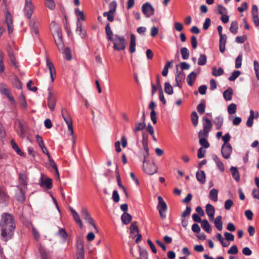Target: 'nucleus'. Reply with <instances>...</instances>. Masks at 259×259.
<instances>
[{"label":"nucleus","instance_id":"nucleus-1","mask_svg":"<svg viewBox=\"0 0 259 259\" xmlns=\"http://www.w3.org/2000/svg\"><path fill=\"white\" fill-rule=\"evenodd\" d=\"M15 229L16 225L13 215L8 212L3 213L0 220L1 239L7 242L12 238Z\"/></svg>","mask_w":259,"mask_h":259},{"label":"nucleus","instance_id":"nucleus-2","mask_svg":"<svg viewBox=\"0 0 259 259\" xmlns=\"http://www.w3.org/2000/svg\"><path fill=\"white\" fill-rule=\"evenodd\" d=\"M158 204L156 208L158 210L160 218L164 220L166 218V212L167 210V206L161 196H158Z\"/></svg>","mask_w":259,"mask_h":259},{"label":"nucleus","instance_id":"nucleus-3","mask_svg":"<svg viewBox=\"0 0 259 259\" xmlns=\"http://www.w3.org/2000/svg\"><path fill=\"white\" fill-rule=\"evenodd\" d=\"M113 42V48L115 50L120 51L124 50L125 47V39L123 36H121L116 34L113 40H111Z\"/></svg>","mask_w":259,"mask_h":259},{"label":"nucleus","instance_id":"nucleus-4","mask_svg":"<svg viewBox=\"0 0 259 259\" xmlns=\"http://www.w3.org/2000/svg\"><path fill=\"white\" fill-rule=\"evenodd\" d=\"M142 169L146 174L149 175H153L158 171L157 167L153 160H148L146 164L142 165Z\"/></svg>","mask_w":259,"mask_h":259},{"label":"nucleus","instance_id":"nucleus-5","mask_svg":"<svg viewBox=\"0 0 259 259\" xmlns=\"http://www.w3.org/2000/svg\"><path fill=\"white\" fill-rule=\"evenodd\" d=\"M61 114L62 117L67 125L69 132L71 133V135L73 134V128L72 124V120L69 115L67 110L65 108H62L61 110Z\"/></svg>","mask_w":259,"mask_h":259},{"label":"nucleus","instance_id":"nucleus-6","mask_svg":"<svg viewBox=\"0 0 259 259\" xmlns=\"http://www.w3.org/2000/svg\"><path fill=\"white\" fill-rule=\"evenodd\" d=\"M142 11L146 18H149L153 15L155 10L150 3L147 2L142 5Z\"/></svg>","mask_w":259,"mask_h":259},{"label":"nucleus","instance_id":"nucleus-7","mask_svg":"<svg viewBox=\"0 0 259 259\" xmlns=\"http://www.w3.org/2000/svg\"><path fill=\"white\" fill-rule=\"evenodd\" d=\"M29 26L31 29V33L34 38H39V22L38 20H30L29 21Z\"/></svg>","mask_w":259,"mask_h":259},{"label":"nucleus","instance_id":"nucleus-8","mask_svg":"<svg viewBox=\"0 0 259 259\" xmlns=\"http://www.w3.org/2000/svg\"><path fill=\"white\" fill-rule=\"evenodd\" d=\"M34 6L31 2V0H25V6L24 12L26 17L30 19L33 13Z\"/></svg>","mask_w":259,"mask_h":259},{"label":"nucleus","instance_id":"nucleus-9","mask_svg":"<svg viewBox=\"0 0 259 259\" xmlns=\"http://www.w3.org/2000/svg\"><path fill=\"white\" fill-rule=\"evenodd\" d=\"M232 147L230 144L222 145L221 147V154L222 156L225 159H229L232 153Z\"/></svg>","mask_w":259,"mask_h":259},{"label":"nucleus","instance_id":"nucleus-10","mask_svg":"<svg viewBox=\"0 0 259 259\" xmlns=\"http://www.w3.org/2000/svg\"><path fill=\"white\" fill-rule=\"evenodd\" d=\"M48 105L50 110L53 111L55 110L56 106V99L53 96L51 89L48 88Z\"/></svg>","mask_w":259,"mask_h":259},{"label":"nucleus","instance_id":"nucleus-11","mask_svg":"<svg viewBox=\"0 0 259 259\" xmlns=\"http://www.w3.org/2000/svg\"><path fill=\"white\" fill-rule=\"evenodd\" d=\"M6 23L8 27L9 33H12L13 31V21L12 15L8 11L6 12Z\"/></svg>","mask_w":259,"mask_h":259},{"label":"nucleus","instance_id":"nucleus-12","mask_svg":"<svg viewBox=\"0 0 259 259\" xmlns=\"http://www.w3.org/2000/svg\"><path fill=\"white\" fill-rule=\"evenodd\" d=\"M39 185L41 187H46L48 189H50L52 188V180L49 178H46L45 180L41 177L39 180Z\"/></svg>","mask_w":259,"mask_h":259},{"label":"nucleus","instance_id":"nucleus-13","mask_svg":"<svg viewBox=\"0 0 259 259\" xmlns=\"http://www.w3.org/2000/svg\"><path fill=\"white\" fill-rule=\"evenodd\" d=\"M75 31L76 32L80 35L81 38H85L87 37V32L84 29H82V23L78 20L76 22V28Z\"/></svg>","mask_w":259,"mask_h":259},{"label":"nucleus","instance_id":"nucleus-14","mask_svg":"<svg viewBox=\"0 0 259 259\" xmlns=\"http://www.w3.org/2000/svg\"><path fill=\"white\" fill-rule=\"evenodd\" d=\"M8 56L10 58V61L11 65L14 66L16 69H19V66L16 61V57L12 49H10L8 51Z\"/></svg>","mask_w":259,"mask_h":259},{"label":"nucleus","instance_id":"nucleus-15","mask_svg":"<svg viewBox=\"0 0 259 259\" xmlns=\"http://www.w3.org/2000/svg\"><path fill=\"white\" fill-rule=\"evenodd\" d=\"M35 139L36 142L38 144L39 146L41 149L42 152L46 154L47 155H49V154H50L48 151L47 148L44 145V141L41 137L38 135H36L35 136Z\"/></svg>","mask_w":259,"mask_h":259},{"label":"nucleus","instance_id":"nucleus-16","mask_svg":"<svg viewBox=\"0 0 259 259\" xmlns=\"http://www.w3.org/2000/svg\"><path fill=\"white\" fill-rule=\"evenodd\" d=\"M196 177L197 180L201 184H204L206 181L205 172L202 170H199L196 172Z\"/></svg>","mask_w":259,"mask_h":259},{"label":"nucleus","instance_id":"nucleus-17","mask_svg":"<svg viewBox=\"0 0 259 259\" xmlns=\"http://www.w3.org/2000/svg\"><path fill=\"white\" fill-rule=\"evenodd\" d=\"M132 220V216L127 212H123L121 216V220L124 225H128Z\"/></svg>","mask_w":259,"mask_h":259},{"label":"nucleus","instance_id":"nucleus-18","mask_svg":"<svg viewBox=\"0 0 259 259\" xmlns=\"http://www.w3.org/2000/svg\"><path fill=\"white\" fill-rule=\"evenodd\" d=\"M230 169L233 178L236 182H239L240 179V177L237 168L232 166L230 167Z\"/></svg>","mask_w":259,"mask_h":259},{"label":"nucleus","instance_id":"nucleus-19","mask_svg":"<svg viewBox=\"0 0 259 259\" xmlns=\"http://www.w3.org/2000/svg\"><path fill=\"white\" fill-rule=\"evenodd\" d=\"M214 224L215 228L220 231L223 229L222 217L219 215L214 220Z\"/></svg>","mask_w":259,"mask_h":259},{"label":"nucleus","instance_id":"nucleus-20","mask_svg":"<svg viewBox=\"0 0 259 259\" xmlns=\"http://www.w3.org/2000/svg\"><path fill=\"white\" fill-rule=\"evenodd\" d=\"M233 90L231 87H228L223 93V97L225 100L230 101L232 98Z\"/></svg>","mask_w":259,"mask_h":259},{"label":"nucleus","instance_id":"nucleus-21","mask_svg":"<svg viewBox=\"0 0 259 259\" xmlns=\"http://www.w3.org/2000/svg\"><path fill=\"white\" fill-rule=\"evenodd\" d=\"M10 143L12 148L18 154L21 156H24L25 155V153L22 152L21 149L19 148L18 145L15 143L13 139H12L11 140Z\"/></svg>","mask_w":259,"mask_h":259},{"label":"nucleus","instance_id":"nucleus-22","mask_svg":"<svg viewBox=\"0 0 259 259\" xmlns=\"http://www.w3.org/2000/svg\"><path fill=\"white\" fill-rule=\"evenodd\" d=\"M201 226L202 229L207 233H210L211 232V228L210 225L206 219H204L201 223Z\"/></svg>","mask_w":259,"mask_h":259},{"label":"nucleus","instance_id":"nucleus-23","mask_svg":"<svg viewBox=\"0 0 259 259\" xmlns=\"http://www.w3.org/2000/svg\"><path fill=\"white\" fill-rule=\"evenodd\" d=\"M197 77V73L194 71L191 72L187 77V81L189 85L192 86L194 81Z\"/></svg>","mask_w":259,"mask_h":259},{"label":"nucleus","instance_id":"nucleus-24","mask_svg":"<svg viewBox=\"0 0 259 259\" xmlns=\"http://www.w3.org/2000/svg\"><path fill=\"white\" fill-rule=\"evenodd\" d=\"M130 36V51L131 53H134L136 51V36L133 33H131Z\"/></svg>","mask_w":259,"mask_h":259},{"label":"nucleus","instance_id":"nucleus-25","mask_svg":"<svg viewBox=\"0 0 259 259\" xmlns=\"http://www.w3.org/2000/svg\"><path fill=\"white\" fill-rule=\"evenodd\" d=\"M185 78V74L183 71H179L177 66V71L176 74L175 81L176 82L182 81Z\"/></svg>","mask_w":259,"mask_h":259},{"label":"nucleus","instance_id":"nucleus-26","mask_svg":"<svg viewBox=\"0 0 259 259\" xmlns=\"http://www.w3.org/2000/svg\"><path fill=\"white\" fill-rule=\"evenodd\" d=\"M206 107V102L204 99H201L200 103L197 106V110L198 112L200 114H202L205 112Z\"/></svg>","mask_w":259,"mask_h":259},{"label":"nucleus","instance_id":"nucleus-27","mask_svg":"<svg viewBox=\"0 0 259 259\" xmlns=\"http://www.w3.org/2000/svg\"><path fill=\"white\" fill-rule=\"evenodd\" d=\"M203 128L210 131L212 127V123L210 119L206 117H203Z\"/></svg>","mask_w":259,"mask_h":259},{"label":"nucleus","instance_id":"nucleus-28","mask_svg":"<svg viewBox=\"0 0 259 259\" xmlns=\"http://www.w3.org/2000/svg\"><path fill=\"white\" fill-rule=\"evenodd\" d=\"M105 32L107 35V39L109 41L113 40V37H112L113 32L111 29L110 25L109 23H107L105 26Z\"/></svg>","mask_w":259,"mask_h":259},{"label":"nucleus","instance_id":"nucleus-29","mask_svg":"<svg viewBox=\"0 0 259 259\" xmlns=\"http://www.w3.org/2000/svg\"><path fill=\"white\" fill-rule=\"evenodd\" d=\"M224 119L222 116H218L214 118V123L217 130H220L223 124Z\"/></svg>","mask_w":259,"mask_h":259},{"label":"nucleus","instance_id":"nucleus-30","mask_svg":"<svg viewBox=\"0 0 259 259\" xmlns=\"http://www.w3.org/2000/svg\"><path fill=\"white\" fill-rule=\"evenodd\" d=\"M130 229L131 234H134V235L133 236V238H135L136 236L135 233H139V230L138 229L136 222L132 223L130 227Z\"/></svg>","mask_w":259,"mask_h":259},{"label":"nucleus","instance_id":"nucleus-31","mask_svg":"<svg viewBox=\"0 0 259 259\" xmlns=\"http://www.w3.org/2000/svg\"><path fill=\"white\" fill-rule=\"evenodd\" d=\"M47 156L49 158L50 165L55 170L56 175L57 176L58 178H59V174L56 162L53 159L51 158L50 154H49V155Z\"/></svg>","mask_w":259,"mask_h":259},{"label":"nucleus","instance_id":"nucleus-32","mask_svg":"<svg viewBox=\"0 0 259 259\" xmlns=\"http://www.w3.org/2000/svg\"><path fill=\"white\" fill-rule=\"evenodd\" d=\"M3 93L7 96V97L13 105H14L15 106H16V102L13 96L10 94L8 89H4L3 91Z\"/></svg>","mask_w":259,"mask_h":259},{"label":"nucleus","instance_id":"nucleus-33","mask_svg":"<svg viewBox=\"0 0 259 259\" xmlns=\"http://www.w3.org/2000/svg\"><path fill=\"white\" fill-rule=\"evenodd\" d=\"M218 190L216 189L213 188L211 189L209 192V198L211 200H213L214 202L218 201Z\"/></svg>","mask_w":259,"mask_h":259},{"label":"nucleus","instance_id":"nucleus-34","mask_svg":"<svg viewBox=\"0 0 259 259\" xmlns=\"http://www.w3.org/2000/svg\"><path fill=\"white\" fill-rule=\"evenodd\" d=\"M238 24L236 21L231 22L229 30L233 34H236L238 33Z\"/></svg>","mask_w":259,"mask_h":259},{"label":"nucleus","instance_id":"nucleus-35","mask_svg":"<svg viewBox=\"0 0 259 259\" xmlns=\"http://www.w3.org/2000/svg\"><path fill=\"white\" fill-rule=\"evenodd\" d=\"M62 51V53L64 55V57L66 60H71L72 59V57L70 48L66 47Z\"/></svg>","mask_w":259,"mask_h":259},{"label":"nucleus","instance_id":"nucleus-36","mask_svg":"<svg viewBox=\"0 0 259 259\" xmlns=\"http://www.w3.org/2000/svg\"><path fill=\"white\" fill-rule=\"evenodd\" d=\"M16 198L17 200L21 203H23L25 201V193L22 189L20 190V192L19 193L16 194Z\"/></svg>","mask_w":259,"mask_h":259},{"label":"nucleus","instance_id":"nucleus-37","mask_svg":"<svg viewBox=\"0 0 259 259\" xmlns=\"http://www.w3.org/2000/svg\"><path fill=\"white\" fill-rule=\"evenodd\" d=\"M224 73V70L220 67L218 69L216 67H213L212 68V74L214 76H221Z\"/></svg>","mask_w":259,"mask_h":259},{"label":"nucleus","instance_id":"nucleus-38","mask_svg":"<svg viewBox=\"0 0 259 259\" xmlns=\"http://www.w3.org/2000/svg\"><path fill=\"white\" fill-rule=\"evenodd\" d=\"M146 126L145 122H138L136 124L135 127L133 129L134 133H137L143 130Z\"/></svg>","mask_w":259,"mask_h":259},{"label":"nucleus","instance_id":"nucleus-39","mask_svg":"<svg viewBox=\"0 0 259 259\" xmlns=\"http://www.w3.org/2000/svg\"><path fill=\"white\" fill-rule=\"evenodd\" d=\"M74 13L75 16L77 17V21L81 20L84 21L85 20V17L83 11H80L78 8H75L74 10Z\"/></svg>","mask_w":259,"mask_h":259},{"label":"nucleus","instance_id":"nucleus-40","mask_svg":"<svg viewBox=\"0 0 259 259\" xmlns=\"http://www.w3.org/2000/svg\"><path fill=\"white\" fill-rule=\"evenodd\" d=\"M182 57L184 60H187L189 57V51L188 49L186 47H183L180 50Z\"/></svg>","mask_w":259,"mask_h":259},{"label":"nucleus","instance_id":"nucleus-41","mask_svg":"<svg viewBox=\"0 0 259 259\" xmlns=\"http://www.w3.org/2000/svg\"><path fill=\"white\" fill-rule=\"evenodd\" d=\"M164 92L168 95H172L174 93L173 88L169 82L164 83Z\"/></svg>","mask_w":259,"mask_h":259},{"label":"nucleus","instance_id":"nucleus-42","mask_svg":"<svg viewBox=\"0 0 259 259\" xmlns=\"http://www.w3.org/2000/svg\"><path fill=\"white\" fill-rule=\"evenodd\" d=\"M72 215L75 222L79 225L80 228H82L83 224L77 212L76 211H72Z\"/></svg>","mask_w":259,"mask_h":259},{"label":"nucleus","instance_id":"nucleus-43","mask_svg":"<svg viewBox=\"0 0 259 259\" xmlns=\"http://www.w3.org/2000/svg\"><path fill=\"white\" fill-rule=\"evenodd\" d=\"M191 121L194 126H196L198 124V116L197 112L194 111L191 114Z\"/></svg>","mask_w":259,"mask_h":259},{"label":"nucleus","instance_id":"nucleus-44","mask_svg":"<svg viewBox=\"0 0 259 259\" xmlns=\"http://www.w3.org/2000/svg\"><path fill=\"white\" fill-rule=\"evenodd\" d=\"M147 131L150 134V135L152 136L153 140L157 142V139L156 138V137L154 136V128L153 126L151 125V124L149 123L147 126Z\"/></svg>","mask_w":259,"mask_h":259},{"label":"nucleus","instance_id":"nucleus-45","mask_svg":"<svg viewBox=\"0 0 259 259\" xmlns=\"http://www.w3.org/2000/svg\"><path fill=\"white\" fill-rule=\"evenodd\" d=\"M207 62V57L204 54H200L198 58V64L199 65L203 66Z\"/></svg>","mask_w":259,"mask_h":259},{"label":"nucleus","instance_id":"nucleus-46","mask_svg":"<svg viewBox=\"0 0 259 259\" xmlns=\"http://www.w3.org/2000/svg\"><path fill=\"white\" fill-rule=\"evenodd\" d=\"M46 62L47 65L49 69L50 73H54V74H56V70L53 63L48 58L47 59Z\"/></svg>","mask_w":259,"mask_h":259},{"label":"nucleus","instance_id":"nucleus-47","mask_svg":"<svg viewBox=\"0 0 259 259\" xmlns=\"http://www.w3.org/2000/svg\"><path fill=\"white\" fill-rule=\"evenodd\" d=\"M143 148L148 147V135L145 133H142V141Z\"/></svg>","mask_w":259,"mask_h":259},{"label":"nucleus","instance_id":"nucleus-48","mask_svg":"<svg viewBox=\"0 0 259 259\" xmlns=\"http://www.w3.org/2000/svg\"><path fill=\"white\" fill-rule=\"evenodd\" d=\"M77 252H84V245L82 240L78 239L76 242Z\"/></svg>","mask_w":259,"mask_h":259},{"label":"nucleus","instance_id":"nucleus-49","mask_svg":"<svg viewBox=\"0 0 259 259\" xmlns=\"http://www.w3.org/2000/svg\"><path fill=\"white\" fill-rule=\"evenodd\" d=\"M20 100L21 101L20 104L23 109L25 110L27 108V104L26 103L25 96L22 93L20 96Z\"/></svg>","mask_w":259,"mask_h":259},{"label":"nucleus","instance_id":"nucleus-50","mask_svg":"<svg viewBox=\"0 0 259 259\" xmlns=\"http://www.w3.org/2000/svg\"><path fill=\"white\" fill-rule=\"evenodd\" d=\"M199 144L205 148H208L210 146V144L206 138H199Z\"/></svg>","mask_w":259,"mask_h":259},{"label":"nucleus","instance_id":"nucleus-51","mask_svg":"<svg viewBox=\"0 0 259 259\" xmlns=\"http://www.w3.org/2000/svg\"><path fill=\"white\" fill-rule=\"evenodd\" d=\"M206 212L207 215L215 213V208L213 206L210 204H207L206 205Z\"/></svg>","mask_w":259,"mask_h":259},{"label":"nucleus","instance_id":"nucleus-52","mask_svg":"<svg viewBox=\"0 0 259 259\" xmlns=\"http://www.w3.org/2000/svg\"><path fill=\"white\" fill-rule=\"evenodd\" d=\"M237 106L234 103L230 104L228 107V112L230 114H234L236 112Z\"/></svg>","mask_w":259,"mask_h":259},{"label":"nucleus","instance_id":"nucleus-53","mask_svg":"<svg viewBox=\"0 0 259 259\" xmlns=\"http://www.w3.org/2000/svg\"><path fill=\"white\" fill-rule=\"evenodd\" d=\"M240 74L241 72L239 70H234L228 79L231 81H234Z\"/></svg>","mask_w":259,"mask_h":259},{"label":"nucleus","instance_id":"nucleus-54","mask_svg":"<svg viewBox=\"0 0 259 259\" xmlns=\"http://www.w3.org/2000/svg\"><path fill=\"white\" fill-rule=\"evenodd\" d=\"M117 8V3L115 1H112L109 5V10L108 12L110 13H114Z\"/></svg>","mask_w":259,"mask_h":259},{"label":"nucleus","instance_id":"nucleus-55","mask_svg":"<svg viewBox=\"0 0 259 259\" xmlns=\"http://www.w3.org/2000/svg\"><path fill=\"white\" fill-rule=\"evenodd\" d=\"M217 13L222 15L227 14V9L222 5H219L217 7Z\"/></svg>","mask_w":259,"mask_h":259},{"label":"nucleus","instance_id":"nucleus-56","mask_svg":"<svg viewBox=\"0 0 259 259\" xmlns=\"http://www.w3.org/2000/svg\"><path fill=\"white\" fill-rule=\"evenodd\" d=\"M254 70L256 77L258 80H259V63L258 62L255 60L253 61Z\"/></svg>","mask_w":259,"mask_h":259},{"label":"nucleus","instance_id":"nucleus-57","mask_svg":"<svg viewBox=\"0 0 259 259\" xmlns=\"http://www.w3.org/2000/svg\"><path fill=\"white\" fill-rule=\"evenodd\" d=\"M4 53L0 51V72L3 73L5 71V65L4 63L3 58H4Z\"/></svg>","mask_w":259,"mask_h":259},{"label":"nucleus","instance_id":"nucleus-58","mask_svg":"<svg viewBox=\"0 0 259 259\" xmlns=\"http://www.w3.org/2000/svg\"><path fill=\"white\" fill-rule=\"evenodd\" d=\"M242 56L239 54L235 60V68L238 69L241 67L242 65Z\"/></svg>","mask_w":259,"mask_h":259},{"label":"nucleus","instance_id":"nucleus-59","mask_svg":"<svg viewBox=\"0 0 259 259\" xmlns=\"http://www.w3.org/2000/svg\"><path fill=\"white\" fill-rule=\"evenodd\" d=\"M39 252L41 259H49V253L42 248H39Z\"/></svg>","mask_w":259,"mask_h":259},{"label":"nucleus","instance_id":"nucleus-60","mask_svg":"<svg viewBox=\"0 0 259 259\" xmlns=\"http://www.w3.org/2000/svg\"><path fill=\"white\" fill-rule=\"evenodd\" d=\"M81 215L83 219H84V220L91 217V215L88 212L87 209L85 208H82L81 209Z\"/></svg>","mask_w":259,"mask_h":259},{"label":"nucleus","instance_id":"nucleus-61","mask_svg":"<svg viewBox=\"0 0 259 259\" xmlns=\"http://www.w3.org/2000/svg\"><path fill=\"white\" fill-rule=\"evenodd\" d=\"M210 131L206 129L203 128L202 130H200L198 133L199 138H206L208 137V134Z\"/></svg>","mask_w":259,"mask_h":259},{"label":"nucleus","instance_id":"nucleus-62","mask_svg":"<svg viewBox=\"0 0 259 259\" xmlns=\"http://www.w3.org/2000/svg\"><path fill=\"white\" fill-rule=\"evenodd\" d=\"M9 199V195L6 193L5 192L2 194L1 196H0V201L2 203H7Z\"/></svg>","mask_w":259,"mask_h":259},{"label":"nucleus","instance_id":"nucleus-63","mask_svg":"<svg viewBox=\"0 0 259 259\" xmlns=\"http://www.w3.org/2000/svg\"><path fill=\"white\" fill-rule=\"evenodd\" d=\"M58 234L64 239H66L67 237V233L65 230L63 228H59Z\"/></svg>","mask_w":259,"mask_h":259},{"label":"nucleus","instance_id":"nucleus-64","mask_svg":"<svg viewBox=\"0 0 259 259\" xmlns=\"http://www.w3.org/2000/svg\"><path fill=\"white\" fill-rule=\"evenodd\" d=\"M238 248L236 245H232L229 250H228L227 253L230 254H235L238 253Z\"/></svg>","mask_w":259,"mask_h":259}]
</instances>
